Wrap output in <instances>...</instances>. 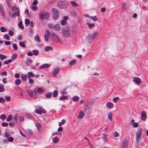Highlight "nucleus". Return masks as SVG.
<instances>
[{"instance_id": "f257e3e1", "label": "nucleus", "mask_w": 148, "mask_h": 148, "mask_svg": "<svg viewBox=\"0 0 148 148\" xmlns=\"http://www.w3.org/2000/svg\"><path fill=\"white\" fill-rule=\"evenodd\" d=\"M62 32L63 36L66 37H68L70 36V29L69 27L64 26L62 27Z\"/></svg>"}, {"instance_id": "f03ea898", "label": "nucleus", "mask_w": 148, "mask_h": 148, "mask_svg": "<svg viewBox=\"0 0 148 148\" xmlns=\"http://www.w3.org/2000/svg\"><path fill=\"white\" fill-rule=\"evenodd\" d=\"M58 6L61 9L66 8L68 7L67 2L65 0H61L57 4Z\"/></svg>"}, {"instance_id": "7ed1b4c3", "label": "nucleus", "mask_w": 148, "mask_h": 148, "mask_svg": "<svg viewBox=\"0 0 148 148\" xmlns=\"http://www.w3.org/2000/svg\"><path fill=\"white\" fill-rule=\"evenodd\" d=\"M39 14L40 18H48L49 15V12L45 10L40 12Z\"/></svg>"}, {"instance_id": "20e7f679", "label": "nucleus", "mask_w": 148, "mask_h": 148, "mask_svg": "<svg viewBox=\"0 0 148 148\" xmlns=\"http://www.w3.org/2000/svg\"><path fill=\"white\" fill-rule=\"evenodd\" d=\"M97 34V32L93 33L86 37V40L89 43L91 42L92 40L95 39Z\"/></svg>"}, {"instance_id": "39448f33", "label": "nucleus", "mask_w": 148, "mask_h": 148, "mask_svg": "<svg viewBox=\"0 0 148 148\" xmlns=\"http://www.w3.org/2000/svg\"><path fill=\"white\" fill-rule=\"evenodd\" d=\"M53 14V18H57L58 17V10L55 8H53L52 10Z\"/></svg>"}, {"instance_id": "423d86ee", "label": "nucleus", "mask_w": 148, "mask_h": 148, "mask_svg": "<svg viewBox=\"0 0 148 148\" xmlns=\"http://www.w3.org/2000/svg\"><path fill=\"white\" fill-rule=\"evenodd\" d=\"M52 36L58 42H60V38L54 32H52L51 33Z\"/></svg>"}, {"instance_id": "0eeeda50", "label": "nucleus", "mask_w": 148, "mask_h": 148, "mask_svg": "<svg viewBox=\"0 0 148 148\" xmlns=\"http://www.w3.org/2000/svg\"><path fill=\"white\" fill-rule=\"evenodd\" d=\"M60 69L58 68H56L54 69L53 71V75L54 76H56L59 73Z\"/></svg>"}, {"instance_id": "6e6552de", "label": "nucleus", "mask_w": 148, "mask_h": 148, "mask_svg": "<svg viewBox=\"0 0 148 148\" xmlns=\"http://www.w3.org/2000/svg\"><path fill=\"white\" fill-rule=\"evenodd\" d=\"M53 29L55 31L58 32L60 31L61 29L60 25L58 23H57L54 26Z\"/></svg>"}, {"instance_id": "1a4fd4ad", "label": "nucleus", "mask_w": 148, "mask_h": 148, "mask_svg": "<svg viewBox=\"0 0 148 148\" xmlns=\"http://www.w3.org/2000/svg\"><path fill=\"white\" fill-rule=\"evenodd\" d=\"M147 115L146 112L144 111H143L141 113V119L142 120L145 121L146 119Z\"/></svg>"}, {"instance_id": "9d476101", "label": "nucleus", "mask_w": 148, "mask_h": 148, "mask_svg": "<svg viewBox=\"0 0 148 148\" xmlns=\"http://www.w3.org/2000/svg\"><path fill=\"white\" fill-rule=\"evenodd\" d=\"M133 81L138 85L141 82L140 79L138 77H134L133 79Z\"/></svg>"}, {"instance_id": "9b49d317", "label": "nucleus", "mask_w": 148, "mask_h": 148, "mask_svg": "<svg viewBox=\"0 0 148 148\" xmlns=\"http://www.w3.org/2000/svg\"><path fill=\"white\" fill-rule=\"evenodd\" d=\"M19 15V10H17V11L14 12L12 14V17L13 18H15L16 16H18Z\"/></svg>"}, {"instance_id": "f8f14e48", "label": "nucleus", "mask_w": 148, "mask_h": 148, "mask_svg": "<svg viewBox=\"0 0 148 148\" xmlns=\"http://www.w3.org/2000/svg\"><path fill=\"white\" fill-rule=\"evenodd\" d=\"M18 118V114H16L13 116V120L14 123H16Z\"/></svg>"}, {"instance_id": "ddd939ff", "label": "nucleus", "mask_w": 148, "mask_h": 148, "mask_svg": "<svg viewBox=\"0 0 148 148\" xmlns=\"http://www.w3.org/2000/svg\"><path fill=\"white\" fill-rule=\"evenodd\" d=\"M106 107L108 108H111L114 106V105L111 102L107 103L106 105Z\"/></svg>"}, {"instance_id": "4468645a", "label": "nucleus", "mask_w": 148, "mask_h": 148, "mask_svg": "<svg viewBox=\"0 0 148 148\" xmlns=\"http://www.w3.org/2000/svg\"><path fill=\"white\" fill-rule=\"evenodd\" d=\"M36 94V89H34L31 92H29V94L30 95L32 96L35 95Z\"/></svg>"}, {"instance_id": "2eb2a0df", "label": "nucleus", "mask_w": 148, "mask_h": 148, "mask_svg": "<svg viewBox=\"0 0 148 148\" xmlns=\"http://www.w3.org/2000/svg\"><path fill=\"white\" fill-rule=\"evenodd\" d=\"M142 132H143V129L141 128H139L138 130L137 131L136 134H138L139 135H140L142 136Z\"/></svg>"}, {"instance_id": "dca6fc26", "label": "nucleus", "mask_w": 148, "mask_h": 148, "mask_svg": "<svg viewBox=\"0 0 148 148\" xmlns=\"http://www.w3.org/2000/svg\"><path fill=\"white\" fill-rule=\"evenodd\" d=\"M21 78L22 80L23 81H26L27 79L28 78V77L27 75H22L21 76Z\"/></svg>"}, {"instance_id": "f3484780", "label": "nucleus", "mask_w": 148, "mask_h": 148, "mask_svg": "<svg viewBox=\"0 0 148 148\" xmlns=\"http://www.w3.org/2000/svg\"><path fill=\"white\" fill-rule=\"evenodd\" d=\"M141 136L136 134V142L137 143H138L139 142V141L140 139V137Z\"/></svg>"}, {"instance_id": "a211bd4d", "label": "nucleus", "mask_w": 148, "mask_h": 148, "mask_svg": "<svg viewBox=\"0 0 148 148\" xmlns=\"http://www.w3.org/2000/svg\"><path fill=\"white\" fill-rule=\"evenodd\" d=\"M50 65L48 64H43L41 66H40V68H42V69H44L46 68H47L50 66Z\"/></svg>"}, {"instance_id": "6ab92c4d", "label": "nucleus", "mask_w": 148, "mask_h": 148, "mask_svg": "<svg viewBox=\"0 0 148 148\" xmlns=\"http://www.w3.org/2000/svg\"><path fill=\"white\" fill-rule=\"evenodd\" d=\"M42 108H40V109H37L35 110V112L38 114H42Z\"/></svg>"}, {"instance_id": "aec40b11", "label": "nucleus", "mask_w": 148, "mask_h": 148, "mask_svg": "<svg viewBox=\"0 0 148 148\" xmlns=\"http://www.w3.org/2000/svg\"><path fill=\"white\" fill-rule=\"evenodd\" d=\"M52 48L51 46H48L45 47V51L47 52L49 51V50H52Z\"/></svg>"}, {"instance_id": "412c9836", "label": "nucleus", "mask_w": 148, "mask_h": 148, "mask_svg": "<svg viewBox=\"0 0 148 148\" xmlns=\"http://www.w3.org/2000/svg\"><path fill=\"white\" fill-rule=\"evenodd\" d=\"M83 113L82 111H80L79 113V115L77 116V117L79 119H81L83 118Z\"/></svg>"}, {"instance_id": "4be33fe9", "label": "nucleus", "mask_w": 148, "mask_h": 148, "mask_svg": "<svg viewBox=\"0 0 148 148\" xmlns=\"http://www.w3.org/2000/svg\"><path fill=\"white\" fill-rule=\"evenodd\" d=\"M76 62V60H73L70 61L69 63V64L70 66H72L74 65Z\"/></svg>"}, {"instance_id": "5701e85b", "label": "nucleus", "mask_w": 148, "mask_h": 148, "mask_svg": "<svg viewBox=\"0 0 148 148\" xmlns=\"http://www.w3.org/2000/svg\"><path fill=\"white\" fill-rule=\"evenodd\" d=\"M27 74L28 75V77H29L30 78L31 77H34L35 76L34 74L32 72H29L27 73Z\"/></svg>"}, {"instance_id": "b1692460", "label": "nucleus", "mask_w": 148, "mask_h": 148, "mask_svg": "<svg viewBox=\"0 0 148 148\" xmlns=\"http://www.w3.org/2000/svg\"><path fill=\"white\" fill-rule=\"evenodd\" d=\"M112 112H110L109 113L108 115V117L110 121H112Z\"/></svg>"}, {"instance_id": "393cba45", "label": "nucleus", "mask_w": 148, "mask_h": 148, "mask_svg": "<svg viewBox=\"0 0 148 148\" xmlns=\"http://www.w3.org/2000/svg\"><path fill=\"white\" fill-rule=\"evenodd\" d=\"M21 81L19 79H16L15 81V83L16 85H18L21 83Z\"/></svg>"}, {"instance_id": "a878e982", "label": "nucleus", "mask_w": 148, "mask_h": 148, "mask_svg": "<svg viewBox=\"0 0 148 148\" xmlns=\"http://www.w3.org/2000/svg\"><path fill=\"white\" fill-rule=\"evenodd\" d=\"M37 92L39 94H41L43 92L44 90L42 88H39L37 89Z\"/></svg>"}, {"instance_id": "bb28decb", "label": "nucleus", "mask_w": 148, "mask_h": 148, "mask_svg": "<svg viewBox=\"0 0 148 148\" xmlns=\"http://www.w3.org/2000/svg\"><path fill=\"white\" fill-rule=\"evenodd\" d=\"M53 141L54 143H56L59 141L57 137H55L53 138Z\"/></svg>"}, {"instance_id": "cd10ccee", "label": "nucleus", "mask_w": 148, "mask_h": 148, "mask_svg": "<svg viewBox=\"0 0 148 148\" xmlns=\"http://www.w3.org/2000/svg\"><path fill=\"white\" fill-rule=\"evenodd\" d=\"M12 62V60L11 59L8 60H5L4 62V64H7L10 63H11Z\"/></svg>"}, {"instance_id": "c85d7f7f", "label": "nucleus", "mask_w": 148, "mask_h": 148, "mask_svg": "<svg viewBox=\"0 0 148 148\" xmlns=\"http://www.w3.org/2000/svg\"><path fill=\"white\" fill-rule=\"evenodd\" d=\"M32 52L34 56H37L39 54V51L38 50H34L32 51Z\"/></svg>"}, {"instance_id": "c756f323", "label": "nucleus", "mask_w": 148, "mask_h": 148, "mask_svg": "<svg viewBox=\"0 0 148 148\" xmlns=\"http://www.w3.org/2000/svg\"><path fill=\"white\" fill-rule=\"evenodd\" d=\"M26 117L27 118L29 119H32L33 118V116L30 114L28 113H27L26 114Z\"/></svg>"}, {"instance_id": "7c9ffc66", "label": "nucleus", "mask_w": 148, "mask_h": 148, "mask_svg": "<svg viewBox=\"0 0 148 148\" xmlns=\"http://www.w3.org/2000/svg\"><path fill=\"white\" fill-rule=\"evenodd\" d=\"M25 13L28 15V17L29 18H31V15H30L29 10L27 9L25 10Z\"/></svg>"}, {"instance_id": "2f4dec72", "label": "nucleus", "mask_w": 148, "mask_h": 148, "mask_svg": "<svg viewBox=\"0 0 148 148\" xmlns=\"http://www.w3.org/2000/svg\"><path fill=\"white\" fill-rule=\"evenodd\" d=\"M35 39L36 41H37L38 42H40V37L38 35H36L35 38Z\"/></svg>"}, {"instance_id": "473e14b6", "label": "nucleus", "mask_w": 148, "mask_h": 148, "mask_svg": "<svg viewBox=\"0 0 148 148\" xmlns=\"http://www.w3.org/2000/svg\"><path fill=\"white\" fill-rule=\"evenodd\" d=\"M6 58L7 56H6L3 55L1 54H0V59L1 60L6 59Z\"/></svg>"}, {"instance_id": "72a5a7b5", "label": "nucleus", "mask_w": 148, "mask_h": 148, "mask_svg": "<svg viewBox=\"0 0 148 148\" xmlns=\"http://www.w3.org/2000/svg\"><path fill=\"white\" fill-rule=\"evenodd\" d=\"M18 26L21 29H23L24 28V27L23 25L22 22L21 21L18 24Z\"/></svg>"}, {"instance_id": "f704fd0d", "label": "nucleus", "mask_w": 148, "mask_h": 148, "mask_svg": "<svg viewBox=\"0 0 148 148\" xmlns=\"http://www.w3.org/2000/svg\"><path fill=\"white\" fill-rule=\"evenodd\" d=\"M87 25L88 26L89 28H91L92 27H94L95 26V24L93 23H88Z\"/></svg>"}, {"instance_id": "c9c22d12", "label": "nucleus", "mask_w": 148, "mask_h": 148, "mask_svg": "<svg viewBox=\"0 0 148 148\" xmlns=\"http://www.w3.org/2000/svg\"><path fill=\"white\" fill-rule=\"evenodd\" d=\"M52 94V92H50L46 94L45 95V97L47 98H50L51 97Z\"/></svg>"}, {"instance_id": "e433bc0d", "label": "nucleus", "mask_w": 148, "mask_h": 148, "mask_svg": "<svg viewBox=\"0 0 148 148\" xmlns=\"http://www.w3.org/2000/svg\"><path fill=\"white\" fill-rule=\"evenodd\" d=\"M3 86V85L2 84H0V92H3L4 91Z\"/></svg>"}, {"instance_id": "4c0bfd02", "label": "nucleus", "mask_w": 148, "mask_h": 148, "mask_svg": "<svg viewBox=\"0 0 148 148\" xmlns=\"http://www.w3.org/2000/svg\"><path fill=\"white\" fill-rule=\"evenodd\" d=\"M127 8V5L125 3H123L122 8L123 10H125Z\"/></svg>"}, {"instance_id": "58836bf2", "label": "nucleus", "mask_w": 148, "mask_h": 148, "mask_svg": "<svg viewBox=\"0 0 148 148\" xmlns=\"http://www.w3.org/2000/svg\"><path fill=\"white\" fill-rule=\"evenodd\" d=\"M79 99V97L77 96H75L73 98V100L75 101H77Z\"/></svg>"}, {"instance_id": "ea45409f", "label": "nucleus", "mask_w": 148, "mask_h": 148, "mask_svg": "<svg viewBox=\"0 0 148 148\" xmlns=\"http://www.w3.org/2000/svg\"><path fill=\"white\" fill-rule=\"evenodd\" d=\"M6 118V116L4 114H1L0 116V119L4 120Z\"/></svg>"}, {"instance_id": "a19ab883", "label": "nucleus", "mask_w": 148, "mask_h": 148, "mask_svg": "<svg viewBox=\"0 0 148 148\" xmlns=\"http://www.w3.org/2000/svg\"><path fill=\"white\" fill-rule=\"evenodd\" d=\"M4 38L5 39L8 40H9L10 39V37L7 34H4Z\"/></svg>"}, {"instance_id": "79ce46f5", "label": "nucleus", "mask_w": 148, "mask_h": 148, "mask_svg": "<svg viewBox=\"0 0 148 148\" xmlns=\"http://www.w3.org/2000/svg\"><path fill=\"white\" fill-rule=\"evenodd\" d=\"M12 118V115H9L6 121L8 122H10Z\"/></svg>"}, {"instance_id": "37998d69", "label": "nucleus", "mask_w": 148, "mask_h": 148, "mask_svg": "<svg viewBox=\"0 0 148 148\" xmlns=\"http://www.w3.org/2000/svg\"><path fill=\"white\" fill-rule=\"evenodd\" d=\"M58 94V92L57 90H55L53 92V95L54 97H56Z\"/></svg>"}, {"instance_id": "c03bdc74", "label": "nucleus", "mask_w": 148, "mask_h": 148, "mask_svg": "<svg viewBox=\"0 0 148 148\" xmlns=\"http://www.w3.org/2000/svg\"><path fill=\"white\" fill-rule=\"evenodd\" d=\"M67 19H64L61 21V24L62 25H63L66 24Z\"/></svg>"}, {"instance_id": "a18cd8bd", "label": "nucleus", "mask_w": 148, "mask_h": 148, "mask_svg": "<svg viewBox=\"0 0 148 148\" xmlns=\"http://www.w3.org/2000/svg\"><path fill=\"white\" fill-rule=\"evenodd\" d=\"M8 34L10 36H12L14 35V33L12 31L9 29V30Z\"/></svg>"}, {"instance_id": "49530a36", "label": "nucleus", "mask_w": 148, "mask_h": 148, "mask_svg": "<svg viewBox=\"0 0 148 148\" xmlns=\"http://www.w3.org/2000/svg\"><path fill=\"white\" fill-rule=\"evenodd\" d=\"M71 4L73 6L75 7L78 5V4H77L75 2L73 1H71Z\"/></svg>"}, {"instance_id": "de8ad7c7", "label": "nucleus", "mask_w": 148, "mask_h": 148, "mask_svg": "<svg viewBox=\"0 0 148 148\" xmlns=\"http://www.w3.org/2000/svg\"><path fill=\"white\" fill-rule=\"evenodd\" d=\"M50 35H48L47 34H45L44 35V38L45 40L47 41L48 40V39L49 38V36Z\"/></svg>"}, {"instance_id": "09e8293b", "label": "nucleus", "mask_w": 148, "mask_h": 148, "mask_svg": "<svg viewBox=\"0 0 148 148\" xmlns=\"http://www.w3.org/2000/svg\"><path fill=\"white\" fill-rule=\"evenodd\" d=\"M13 49L15 50H17L18 49L17 45L16 44H12Z\"/></svg>"}, {"instance_id": "8fccbe9b", "label": "nucleus", "mask_w": 148, "mask_h": 148, "mask_svg": "<svg viewBox=\"0 0 148 148\" xmlns=\"http://www.w3.org/2000/svg\"><path fill=\"white\" fill-rule=\"evenodd\" d=\"M19 44L21 46L23 47L24 48H25L26 47V46L24 44V42H20Z\"/></svg>"}, {"instance_id": "3c124183", "label": "nucleus", "mask_w": 148, "mask_h": 148, "mask_svg": "<svg viewBox=\"0 0 148 148\" xmlns=\"http://www.w3.org/2000/svg\"><path fill=\"white\" fill-rule=\"evenodd\" d=\"M2 126L3 127H7L8 126V123L6 122H2L1 123Z\"/></svg>"}, {"instance_id": "603ef678", "label": "nucleus", "mask_w": 148, "mask_h": 148, "mask_svg": "<svg viewBox=\"0 0 148 148\" xmlns=\"http://www.w3.org/2000/svg\"><path fill=\"white\" fill-rule=\"evenodd\" d=\"M28 78H29L28 80V82L29 84H31L33 83L34 81L33 80L30 78L29 77H28Z\"/></svg>"}, {"instance_id": "864d4df0", "label": "nucleus", "mask_w": 148, "mask_h": 148, "mask_svg": "<svg viewBox=\"0 0 148 148\" xmlns=\"http://www.w3.org/2000/svg\"><path fill=\"white\" fill-rule=\"evenodd\" d=\"M3 9L2 8H0V11L1 14L3 17H4L5 15V13L3 11Z\"/></svg>"}, {"instance_id": "5fc2aeb1", "label": "nucleus", "mask_w": 148, "mask_h": 148, "mask_svg": "<svg viewBox=\"0 0 148 148\" xmlns=\"http://www.w3.org/2000/svg\"><path fill=\"white\" fill-rule=\"evenodd\" d=\"M122 145L121 147V148H127V145L124 143L123 142H122Z\"/></svg>"}, {"instance_id": "6e6d98bb", "label": "nucleus", "mask_w": 148, "mask_h": 148, "mask_svg": "<svg viewBox=\"0 0 148 148\" xmlns=\"http://www.w3.org/2000/svg\"><path fill=\"white\" fill-rule=\"evenodd\" d=\"M25 21L26 26H27L30 23V21L29 19H25Z\"/></svg>"}, {"instance_id": "4d7b16f0", "label": "nucleus", "mask_w": 148, "mask_h": 148, "mask_svg": "<svg viewBox=\"0 0 148 148\" xmlns=\"http://www.w3.org/2000/svg\"><path fill=\"white\" fill-rule=\"evenodd\" d=\"M65 122V120L64 119H63L62 120L61 122L59 123V126H61L62 125L64 124Z\"/></svg>"}, {"instance_id": "13d9d810", "label": "nucleus", "mask_w": 148, "mask_h": 148, "mask_svg": "<svg viewBox=\"0 0 148 148\" xmlns=\"http://www.w3.org/2000/svg\"><path fill=\"white\" fill-rule=\"evenodd\" d=\"M27 132L30 135H32L33 134V132L30 129H27Z\"/></svg>"}, {"instance_id": "bf43d9fd", "label": "nucleus", "mask_w": 148, "mask_h": 148, "mask_svg": "<svg viewBox=\"0 0 148 148\" xmlns=\"http://www.w3.org/2000/svg\"><path fill=\"white\" fill-rule=\"evenodd\" d=\"M36 126L38 130H39L41 127V126L39 123H37L36 124Z\"/></svg>"}, {"instance_id": "052dcab7", "label": "nucleus", "mask_w": 148, "mask_h": 148, "mask_svg": "<svg viewBox=\"0 0 148 148\" xmlns=\"http://www.w3.org/2000/svg\"><path fill=\"white\" fill-rule=\"evenodd\" d=\"M0 30L2 32H5L6 31V28L4 27H2L0 28Z\"/></svg>"}, {"instance_id": "680f3d73", "label": "nucleus", "mask_w": 148, "mask_h": 148, "mask_svg": "<svg viewBox=\"0 0 148 148\" xmlns=\"http://www.w3.org/2000/svg\"><path fill=\"white\" fill-rule=\"evenodd\" d=\"M19 120L21 121H24V117L22 116H20L19 117Z\"/></svg>"}, {"instance_id": "e2e57ef3", "label": "nucleus", "mask_w": 148, "mask_h": 148, "mask_svg": "<svg viewBox=\"0 0 148 148\" xmlns=\"http://www.w3.org/2000/svg\"><path fill=\"white\" fill-rule=\"evenodd\" d=\"M138 125H139L138 123H136V122L133 123V127H137L138 126Z\"/></svg>"}, {"instance_id": "0e129e2a", "label": "nucleus", "mask_w": 148, "mask_h": 148, "mask_svg": "<svg viewBox=\"0 0 148 148\" xmlns=\"http://www.w3.org/2000/svg\"><path fill=\"white\" fill-rule=\"evenodd\" d=\"M66 98V97L64 96H62L60 98V99L61 100H64Z\"/></svg>"}, {"instance_id": "69168bd1", "label": "nucleus", "mask_w": 148, "mask_h": 148, "mask_svg": "<svg viewBox=\"0 0 148 148\" xmlns=\"http://www.w3.org/2000/svg\"><path fill=\"white\" fill-rule=\"evenodd\" d=\"M119 99V97H116L113 98V101L114 102L116 103Z\"/></svg>"}, {"instance_id": "338daca9", "label": "nucleus", "mask_w": 148, "mask_h": 148, "mask_svg": "<svg viewBox=\"0 0 148 148\" xmlns=\"http://www.w3.org/2000/svg\"><path fill=\"white\" fill-rule=\"evenodd\" d=\"M48 26L49 28H53V29L54 28V26L52 24H49L48 25Z\"/></svg>"}, {"instance_id": "774afa93", "label": "nucleus", "mask_w": 148, "mask_h": 148, "mask_svg": "<svg viewBox=\"0 0 148 148\" xmlns=\"http://www.w3.org/2000/svg\"><path fill=\"white\" fill-rule=\"evenodd\" d=\"M7 73L6 71H3L1 73V74L3 76L6 75H7Z\"/></svg>"}]
</instances>
